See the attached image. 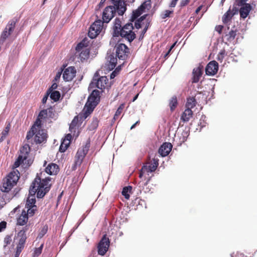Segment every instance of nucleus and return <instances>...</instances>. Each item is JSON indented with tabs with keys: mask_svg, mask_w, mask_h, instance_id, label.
Returning <instances> with one entry per match:
<instances>
[{
	"mask_svg": "<svg viewBox=\"0 0 257 257\" xmlns=\"http://www.w3.org/2000/svg\"><path fill=\"white\" fill-rule=\"evenodd\" d=\"M43 172L37 174L33 181L29 190L31 196L27 200L26 206H36L35 195L37 194L38 198H42L49 191L51 186V179L50 177L43 178Z\"/></svg>",
	"mask_w": 257,
	"mask_h": 257,
	"instance_id": "nucleus-1",
	"label": "nucleus"
},
{
	"mask_svg": "<svg viewBox=\"0 0 257 257\" xmlns=\"http://www.w3.org/2000/svg\"><path fill=\"white\" fill-rule=\"evenodd\" d=\"M111 2L113 5L106 7L102 13V21L105 23H109L116 13L122 16L126 10L125 2L122 0H111Z\"/></svg>",
	"mask_w": 257,
	"mask_h": 257,
	"instance_id": "nucleus-2",
	"label": "nucleus"
},
{
	"mask_svg": "<svg viewBox=\"0 0 257 257\" xmlns=\"http://www.w3.org/2000/svg\"><path fill=\"white\" fill-rule=\"evenodd\" d=\"M20 178V173L18 170L13 171L3 179L2 184L0 185L1 194L7 195L14 194L11 190L16 185Z\"/></svg>",
	"mask_w": 257,
	"mask_h": 257,
	"instance_id": "nucleus-3",
	"label": "nucleus"
},
{
	"mask_svg": "<svg viewBox=\"0 0 257 257\" xmlns=\"http://www.w3.org/2000/svg\"><path fill=\"white\" fill-rule=\"evenodd\" d=\"M34 137V142L36 144H40L42 143H45L48 138L47 131L45 130L42 129V127H37L35 126V129L33 130L32 127L27 134L26 139L28 142H30L33 137Z\"/></svg>",
	"mask_w": 257,
	"mask_h": 257,
	"instance_id": "nucleus-4",
	"label": "nucleus"
},
{
	"mask_svg": "<svg viewBox=\"0 0 257 257\" xmlns=\"http://www.w3.org/2000/svg\"><path fill=\"white\" fill-rule=\"evenodd\" d=\"M30 150L31 147L29 144H26L23 146L20 149V154L14 163V166L16 168L18 167L23 163L27 164L29 166L32 164L31 160H27Z\"/></svg>",
	"mask_w": 257,
	"mask_h": 257,
	"instance_id": "nucleus-5",
	"label": "nucleus"
},
{
	"mask_svg": "<svg viewBox=\"0 0 257 257\" xmlns=\"http://www.w3.org/2000/svg\"><path fill=\"white\" fill-rule=\"evenodd\" d=\"M90 147V141H87L86 144L79 148L75 156L74 163L72 167L73 170H75L77 167H79L87 154Z\"/></svg>",
	"mask_w": 257,
	"mask_h": 257,
	"instance_id": "nucleus-6",
	"label": "nucleus"
},
{
	"mask_svg": "<svg viewBox=\"0 0 257 257\" xmlns=\"http://www.w3.org/2000/svg\"><path fill=\"white\" fill-rule=\"evenodd\" d=\"M134 29V28L132 22H130L126 23L121 29V31H119L118 37L120 36L128 42L131 43L136 38V34L133 31Z\"/></svg>",
	"mask_w": 257,
	"mask_h": 257,
	"instance_id": "nucleus-7",
	"label": "nucleus"
},
{
	"mask_svg": "<svg viewBox=\"0 0 257 257\" xmlns=\"http://www.w3.org/2000/svg\"><path fill=\"white\" fill-rule=\"evenodd\" d=\"M108 79L106 76L99 77L98 74L96 73L94 75L91 82H90L88 89H92L97 88L102 90L106 88L108 86Z\"/></svg>",
	"mask_w": 257,
	"mask_h": 257,
	"instance_id": "nucleus-8",
	"label": "nucleus"
},
{
	"mask_svg": "<svg viewBox=\"0 0 257 257\" xmlns=\"http://www.w3.org/2000/svg\"><path fill=\"white\" fill-rule=\"evenodd\" d=\"M55 116V113L53 110L52 107L50 106L47 109H43L39 113L38 117L35 121L34 124L32 126V129H35V126L37 127H42V120L46 119L47 118H54Z\"/></svg>",
	"mask_w": 257,
	"mask_h": 257,
	"instance_id": "nucleus-9",
	"label": "nucleus"
},
{
	"mask_svg": "<svg viewBox=\"0 0 257 257\" xmlns=\"http://www.w3.org/2000/svg\"><path fill=\"white\" fill-rule=\"evenodd\" d=\"M100 92L97 89L93 90L88 98L87 111L90 113L100 101Z\"/></svg>",
	"mask_w": 257,
	"mask_h": 257,
	"instance_id": "nucleus-10",
	"label": "nucleus"
},
{
	"mask_svg": "<svg viewBox=\"0 0 257 257\" xmlns=\"http://www.w3.org/2000/svg\"><path fill=\"white\" fill-rule=\"evenodd\" d=\"M103 23H105L100 20L95 21L89 28L88 33L89 37L91 39L96 38L102 31Z\"/></svg>",
	"mask_w": 257,
	"mask_h": 257,
	"instance_id": "nucleus-11",
	"label": "nucleus"
},
{
	"mask_svg": "<svg viewBox=\"0 0 257 257\" xmlns=\"http://www.w3.org/2000/svg\"><path fill=\"white\" fill-rule=\"evenodd\" d=\"M110 245V240L106 234L103 235L97 245V252L99 255L103 256L107 251Z\"/></svg>",
	"mask_w": 257,
	"mask_h": 257,
	"instance_id": "nucleus-12",
	"label": "nucleus"
},
{
	"mask_svg": "<svg viewBox=\"0 0 257 257\" xmlns=\"http://www.w3.org/2000/svg\"><path fill=\"white\" fill-rule=\"evenodd\" d=\"M129 53V48L125 44L120 43L116 46V55L119 59L125 60Z\"/></svg>",
	"mask_w": 257,
	"mask_h": 257,
	"instance_id": "nucleus-13",
	"label": "nucleus"
},
{
	"mask_svg": "<svg viewBox=\"0 0 257 257\" xmlns=\"http://www.w3.org/2000/svg\"><path fill=\"white\" fill-rule=\"evenodd\" d=\"M158 161V159H153L149 165H144L140 172L139 177L141 178L145 173L155 172L159 165Z\"/></svg>",
	"mask_w": 257,
	"mask_h": 257,
	"instance_id": "nucleus-14",
	"label": "nucleus"
},
{
	"mask_svg": "<svg viewBox=\"0 0 257 257\" xmlns=\"http://www.w3.org/2000/svg\"><path fill=\"white\" fill-rule=\"evenodd\" d=\"M218 70V64L215 61H210L205 68V72L207 75H214Z\"/></svg>",
	"mask_w": 257,
	"mask_h": 257,
	"instance_id": "nucleus-15",
	"label": "nucleus"
},
{
	"mask_svg": "<svg viewBox=\"0 0 257 257\" xmlns=\"http://www.w3.org/2000/svg\"><path fill=\"white\" fill-rule=\"evenodd\" d=\"M76 73L74 67H69L64 69L63 73V78L66 81H71L75 76Z\"/></svg>",
	"mask_w": 257,
	"mask_h": 257,
	"instance_id": "nucleus-16",
	"label": "nucleus"
},
{
	"mask_svg": "<svg viewBox=\"0 0 257 257\" xmlns=\"http://www.w3.org/2000/svg\"><path fill=\"white\" fill-rule=\"evenodd\" d=\"M148 8V4L146 2L143 3L137 10L133 11L132 17L130 19L131 22H134L140 16L145 12V9Z\"/></svg>",
	"mask_w": 257,
	"mask_h": 257,
	"instance_id": "nucleus-17",
	"label": "nucleus"
},
{
	"mask_svg": "<svg viewBox=\"0 0 257 257\" xmlns=\"http://www.w3.org/2000/svg\"><path fill=\"white\" fill-rule=\"evenodd\" d=\"M172 149V144L170 143L165 142L160 147L159 153L162 157H166L170 153Z\"/></svg>",
	"mask_w": 257,
	"mask_h": 257,
	"instance_id": "nucleus-18",
	"label": "nucleus"
},
{
	"mask_svg": "<svg viewBox=\"0 0 257 257\" xmlns=\"http://www.w3.org/2000/svg\"><path fill=\"white\" fill-rule=\"evenodd\" d=\"M148 16V15H144V16L140 18L139 19H138L137 21H136L135 23V27L137 29H139L140 28H141L142 25L145 24V23L143 22V21H144L146 19ZM150 23L151 20L147 19L145 22V28H147L148 29L149 27L150 26Z\"/></svg>",
	"mask_w": 257,
	"mask_h": 257,
	"instance_id": "nucleus-19",
	"label": "nucleus"
},
{
	"mask_svg": "<svg viewBox=\"0 0 257 257\" xmlns=\"http://www.w3.org/2000/svg\"><path fill=\"white\" fill-rule=\"evenodd\" d=\"M28 229V226L26 225L18 233V237H19L18 244L24 246L27 239L26 232Z\"/></svg>",
	"mask_w": 257,
	"mask_h": 257,
	"instance_id": "nucleus-20",
	"label": "nucleus"
},
{
	"mask_svg": "<svg viewBox=\"0 0 257 257\" xmlns=\"http://www.w3.org/2000/svg\"><path fill=\"white\" fill-rule=\"evenodd\" d=\"M202 66H199L194 68L193 70L192 83H197L199 82L201 76L202 75Z\"/></svg>",
	"mask_w": 257,
	"mask_h": 257,
	"instance_id": "nucleus-21",
	"label": "nucleus"
},
{
	"mask_svg": "<svg viewBox=\"0 0 257 257\" xmlns=\"http://www.w3.org/2000/svg\"><path fill=\"white\" fill-rule=\"evenodd\" d=\"M46 173L50 175H56L59 172V166L54 163L49 164L45 169Z\"/></svg>",
	"mask_w": 257,
	"mask_h": 257,
	"instance_id": "nucleus-22",
	"label": "nucleus"
},
{
	"mask_svg": "<svg viewBox=\"0 0 257 257\" xmlns=\"http://www.w3.org/2000/svg\"><path fill=\"white\" fill-rule=\"evenodd\" d=\"M121 26V21L118 18H116L113 23V26L112 27L113 29V36L114 37H118V34L119 33V31H121V29L122 28Z\"/></svg>",
	"mask_w": 257,
	"mask_h": 257,
	"instance_id": "nucleus-23",
	"label": "nucleus"
},
{
	"mask_svg": "<svg viewBox=\"0 0 257 257\" xmlns=\"http://www.w3.org/2000/svg\"><path fill=\"white\" fill-rule=\"evenodd\" d=\"M251 9V6L249 4H245L239 10L240 17L243 19L246 18L248 15Z\"/></svg>",
	"mask_w": 257,
	"mask_h": 257,
	"instance_id": "nucleus-24",
	"label": "nucleus"
},
{
	"mask_svg": "<svg viewBox=\"0 0 257 257\" xmlns=\"http://www.w3.org/2000/svg\"><path fill=\"white\" fill-rule=\"evenodd\" d=\"M29 217L26 214V210H23L17 218V224L18 225L24 226L26 225L28 221Z\"/></svg>",
	"mask_w": 257,
	"mask_h": 257,
	"instance_id": "nucleus-25",
	"label": "nucleus"
},
{
	"mask_svg": "<svg viewBox=\"0 0 257 257\" xmlns=\"http://www.w3.org/2000/svg\"><path fill=\"white\" fill-rule=\"evenodd\" d=\"M0 196L1 197V199L0 200V209H2L14 197V194H7V195H5L0 193Z\"/></svg>",
	"mask_w": 257,
	"mask_h": 257,
	"instance_id": "nucleus-26",
	"label": "nucleus"
},
{
	"mask_svg": "<svg viewBox=\"0 0 257 257\" xmlns=\"http://www.w3.org/2000/svg\"><path fill=\"white\" fill-rule=\"evenodd\" d=\"M192 115V110L190 109H186L181 115V120L184 122H188Z\"/></svg>",
	"mask_w": 257,
	"mask_h": 257,
	"instance_id": "nucleus-27",
	"label": "nucleus"
},
{
	"mask_svg": "<svg viewBox=\"0 0 257 257\" xmlns=\"http://www.w3.org/2000/svg\"><path fill=\"white\" fill-rule=\"evenodd\" d=\"M196 101L194 97H190L187 98L186 103V109H190L191 110L195 106Z\"/></svg>",
	"mask_w": 257,
	"mask_h": 257,
	"instance_id": "nucleus-28",
	"label": "nucleus"
},
{
	"mask_svg": "<svg viewBox=\"0 0 257 257\" xmlns=\"http://www.w3.org/2000/svg\"><path fill=\"white\" fill-rule=\"evenodd\" d=\"M79 53V57L81 61L86 60L89 58L90 51L87 49H84V50L80 51Z\"/></svg>",
	"mask_w": 257,
	"mask_h": 257,
	"instance_id": "nucleus-29",
	"label": "nucleus"
},
{
	"mask_svg": "<svg viewBox=\"0 0 257 257\" xmlns=\"http://www.w3.org/2000/svg\"><path fill=\"white\" fill-rule=\"evenodd\" d=\"M16 24V20L13 19L10 20L7 25L6 26L5 29H6L10 33L12 34L15 28Z\"/></svg>",
	"mask_w": 257,
	"mask_h": 257,
	"instance_id": "nucleus-30",
	"label": "nucleus"
},
{
	"mask_svg": "<svg viewBox=\"0 0 257 257\" xmlns=\"http://www.w3.org/2000/svg\"><path fill=\"white\" fill-rule=\"evenodd\" d=\"M234 13H232L230 10H228L222 17V22L224 24H227L232 18Z\"/></svg>",
	"mask_w": 257,
	"mask_h": 257,
	"instance_id": "nucleus-31",
	"label": "nucleus"
},
{
	"mask_svg": "<svg viewBox=\"0 0 257 257\" xmlns=\"http://www.w3.org/2000/svg\"><path fill=\"white\" fill-rule=\"evenodd\" d=\"M25 207L27 208V210L26 211V214L29 217L33 216L35 214L36 211L37 210V206H25Z\"/></svg>",
	"mask_w": 257,
	"mask_h": 257,
	"instance_id": "nucleus-32",
	"label": "nucleus"
},
{
	"mask_svg": "<svg viewBox=\"0 0 257 257\" xmlns=\"http://www.w3.org/2000/svg\"><path fill=\"white\" fill-rule=\"evenodd\" d=\"M132 190V187L131 186L124 187L123 188L121 194L126 199H129L130 197V193H131Z\"/></svg>",
	"mask_w": 257,
	"mask_h": 257,
	"instance_id": "nucleus-33",
	"label": "nucleus"
},
{
	"mask_svg": "<svg viewBox=\"0 0 257 257\" xmlns=\"http://www.w3.org/2000/svg\"><path fill=\"white\" fill-rule=\"evenodd\" d=\"M178 104V100L176 96H173L170 100L169 106L171 111L175 110Z\"/></svg>",
	"mask_w": 257,
	"mask_h": 257,
	"instance_id": "nucleus-34",
	"label": "nucleus"
},
{
	"mask_svg": "<svg viewBox=\"0 0 257 257\" xmlns=\"http://www.w3.org/2000/svg\"><path fill=\"white\" fill-rule=\"evenodd\" d=\"M49 95L51 99H52L55 102L58 101L61 96L60 92L57 90L51 91L50 92Z\"/></svg>",
	"mask_w": 257,
	"mask_h": 257,
	"instance_id": "nucleus-35",
	"label": "nucleus"
},
{
	"mask_svg": "<svg viewBox=\"0 0 257 257\" xmlns=\"http://www.w3.org/2000/svg\"><path fill=\"white\" fill-rule=\"evenodd\" d=\"M87 45L85 42V41L83 40L80 43H79L75 48V50L76 51V53L78 52H80V51H81L82 50H84V49H87Z\"/></svg>",
	"mask_w": 257,
	"mask_h": 257,
	"instance_id": "nucleus-36",
	"label": "nucleus"
},
{
	"mask_svg": "<svg viewBox=\"0 0 257 257\" xmlns=\"http://www.w3.org/2000/svg\"><path fill=\"white\" fill-rule=\"evenodd\" d=\"M69 144L70 141L67 140H63L59 147V151L60 152H64L69 147Z\"/></svg>",
	"mask_w": 257,
	"mask_h": 257,
	"instance_id": "nucleus-37",
	"label": "nucleus"
},
{
	"mask_svg": "<svg viewBox=\"0 0 257 257\" xmlns=\"http://www.w3.org/2000/svg\"><path fill=\"white\" fill-rule=\"evenodd\" d=\"M48 230V226L47 224L44 225L40 230L38 235V238H42L47 232Z\"/></svg>",
	"mask_w": 257,
	"mask_h": 257,
	"instance_id": "nucleus-38",
	"label": "nucleus"
},
{
	"mask_svg": "<svg viewBox=\"0 0 257 257\" xmlns=\"http://www.w3.org/2000/svg\"><path fill=\"white\" fill-rule=\"evenodd\" d=\"M124 108V103H122L119 106V107H118L117 109L116 110V111L114 114V117H113V119L114 120H116L118 118L119 116L122 113Z\"/></svg>",
	"mask_w": 257,
	"mask_h": 257,
	"instance_id": "nucleus-39",
	"label": "nucleus"
},
{
	"mask_svg": "<svg viewBox=\"0 0 257 257\" xmlns=\"http://www.w3.org/2000/svg\"><path fill=\"white\" fill-rule=\"evenodd\" d=\"M11 33L9 32L6 29H4L1 35L0 41L2 43H4L5 40L11 35Z\"/></svg>",
	"mask_w": 257,
	"mask_h": 257,
	"instance_id": "nucleus-40",
	"label": "nucleus"
},
{
	"mask_svg": "<svg viewBox=\"0 0 257 257\" xmlns=\"http://www.w3.org/2000/svg\"><path fill=\"white\" fill-rule=\"evenodd\" d=\"M12 235H7L4 240V246L6 247L7 245L11 244L12 242Z\"/></svg>",
	"mask_w": 257,
	"mask_h": 257,
	"instance_id": "nucleus-41",
	"label": "nucleus"
},
{
	"mask_svg": "<svg viewBox=\"0 0 257 257\" xmlns=\"http://www.w3.org/2000/svg\"><path fill=\"white\" fill-rule=\"evenodd\" d=\"M173 11L165 10L161 15V18L165 19L168 17H170L171 14H173Z\"/></svg>",
	"mask_w": 257,
	"mask_h": 257,
	"instance_id": "nucleus-42",
	"label": "nucleus"
},
{
	"mask_svg": "<svg viewBox=\"0 0 257 257\" xmlns=\"http://www.w3.org/2000/svg\"><path fill=\"white\" fill-rule=\"evenodd\" d=\"M225 54H226L225 50L224 49L221 50L217 55V60L220 61V62H221L223 61Z\"/></svg>",
	"mask_w": 257,
	"mask_h": 257,
	"instance_id": "nucleus-43",
	"label": "nucleus"
},
{
	"mask_svg": "<svg viewBox=\"0 0 257 257\" xmlns=\"http://www.w3.org/2000/svg\"><path fill=\"white\" fill-rule=\"evenodd\" d=\"M236 35V31L231 30L227 35L228 36V40L232 41L233 40Z\"/></svg>",
	"mask_w": 257,
	"mask_h": 257,
	"instance_id": "nucleus-44",
	"label": "nucleus"
},
{
	"mask_svg": "<svg viewBox=\"0 0 257 257\" xmlns=\"http://www.w3.org/2000/svg\"><path fill=\"white\" fill-rule=\"evenodd\" d=\"M77 121H78L77 116H75L74 117V118L73 119V120L72 121V122L70 125V126H69V130L71 131V132H72L73 130L75 129V127L76 126L77 124Z\"/></svg>",
	"mask_w": 257,
	"mask_h": 257,
	"instance_id": "nucleus-45",
	"label": "nucleus"
},
{
	"mask_svg": "<svg viewBox=\"0 0 257 257\" xmlns=\"http://www.w3.org/2000/svg\"><path fill=\"white\" fill-rule=\"evenodd\" d=\"M150 180V179H148L145 182H144V181H140L138 183V186L140 188V189H141L142 190H144V187L148 185Z\"/></svg>",
	"mask_w": 257,
	"mask_h": 257,
	"instance_id": "nucleus-46",
	"label": "nucleus"
},
{
	"mask_svg": "<svg viewBox=\"0 0 257 257\" xmlns=\"http://www.w3.org/2000/svg\"><path fill=\"white\" fill-rule=\"evenodd\" d=\"M43 246V244H42L40 247L35 248L34 252L35 256H38L41 253Z\"/></svg>",
	"mask_w": 257,
	"mask_h": 257,
	"instance_id": "nucleus-47",
	"label": "nucleus"
},
{
	"mask_svg": "<svg viewBox=\"0 0 257 257\" xmlns=\"http://www.w3.org/2000/svg\"><path fill=\"white\" fill-rule=\"evenodd\" d=\"M58 87V84L56 82H54L51 86L47 90L48 92H50L51 91H56L55 90Z\"/></svg>",
	"mask_w": 257,
	"mask_h": 257,
	"instance_id": "nucleus-48",
	"label": "nucleus"
},
{
	"mask_svg": "<svg viewBox=\"0 0 257 257\" xmlns=\"http://www.w3.org/2000/svg\"><path fill=\"white\" fill-rule=\"evenodd\" d=\"M7 223L5 221L0 222V232L3 231L7 227Z\"/></svg>",
	"mask_w": 257,
	"mask_h": 257,
	"instance_id": "nucleus-49",
	"label": "nucleus"
},
{
	"mask_svg": "<svg viewBox=\"0 0 257 257\" xmlns=\"http://www.w3.org/2000/svg\"><path fill=\"white\" fill-rule=\"evenodd\" d=\"M8 133L6 132V131H3V132L1 134L0 136V142H2L6 139V137L8 135Z\"/></svg>",
	"mask_w": 257,
	"mask_h": 257,
	"instance_id": "nucleus-50",
	"label": "nucleus"
},
{
	"mask_svg": "<svg viewBox=\"0 0 257 257\" xmlns=\"http://www.w3.org/2000/svg\"><path fill=\"white\" fill-rule=\"evenodd\" d=\"M120 69L116 68L110 74V79L114 78L119 73Z\"/></svg>",
	"mask_w": 257,
	"mask_h": 257,
	"instance_id": "nucleus-51",
	"label": "nucleus"
},
{
	"mask_svg": "<svg viewBox=\"0 0 257 257\" xmlns=\"http://www.w3.org/2000/svg\"><path fill=\"white\" fill-rule=\"evenodd\" d=\"M190 0H181L180 3L179 7L182 8L187 6L189 3Z\"/></svg>",
	"mask_w": 257,
	"mask_h": 257,
	"instance_id": "nucleus-52",
	"label": "nucleus"
},
{
	"mask_svg": "<svg viewBox=\"0 0 257 257\" xmlns=\"http://www.w3.org/2000/svg\"><path fill=\"white\" fill-rule=\"evenodd\" d=\"M24 247V245H21L18 244L17 246V254H18V255H19L20 253L22 252Z\"/></svg>",
	"mask_w": 257,
	"mask_h": 257,
	"instance_id": "nucleus-53",
	"label": "nucleus"
},
{
	"mask_svg": "<svg viewBox=\"0 0 257 257\" xmlns=\"http://www.w3.org/2000/svg\"><path fill=\"white\" fill-rule=\"evenodd\" d=\"M49 94H50V92H48V91H47L46 93L45 94V95L43 97V98L42 99V102L43 104H45V103H46L47 100L48 98V96H49Z\"/></svg>",
	"mask_w": 257,
	"mask_h": 257,
	"instance_id": "nucleus-54",
	"label": "nucleus"
},
{
	"mask_svg": "<svg viewBox=\"0 0 257 257\" xmlns=\"http://www.w3.org/2000/svg\"><path fill=\"white\" fill-rule=\"evenodd\" d=\"M178 1V0H172L171 2L169 5V7L174 8L176 6Z\"/></svg>",
	"mask_w": 257,
	"mask_h": 257,
	"instance_id": "nucleus-55",
	"label": "nucleus"
},
{
	"mask_svg": "<svg viewBox=\"0 0 257 257\" xmlns=\"http://www.w3.org/2000/svg\"><path fill=\"white\" fill-rule=\"evenodd\" d=\"M61 72H57L55 77L54 81H57V80H59V79L61 77Z\"/></svg>",
	"mask_w": 257,
	"mask_h": 257,
	"instance_id": "nucleus-56",
	"label": "nucleus"
},
{
	"mask_svg": "<svg viewBox=\"0 0 257 257\" xmlns=\"http://www.w3.org/2000/svg\"><path fill=\"white\" fill-rule=\"evenodd\" d=\"M10 128H11V124L10 122H9L3 131H6V132L9 133V132L10 130Z\"/></svg>",
	"mask_w": 257,
	"mask_h": 257,
	"instance_id": "nucleus-57",
	"label": "nucleus"
},
{
	"mask_svg": "<svg viewBox=\"0 0 257 257\" xmlns=\"http://www.w3.org/2000/svg\"><path fill=\"white\" fill-rule=\"evenodd\" d=\"M110 62L113 65L114 67L115 66L116 63V58H112L110 59Z\"/></svg>",
	"mask_w": 257,
	"mask_h": 257,
	"instance_id": "nucleus-58",
	"label": "nucleus"
},
{
	"mask_svg": "<svg viewBox=\"0 0 257 257\" xmlns=\"http://www.w3.org/2000/svg\"><path fill=\"white\" fill-rule=\"evenodd\" d=\"M235 257H247L243 253L237 252L235 255Z\"/></svg>",
	"mask_w": 257,
	"mask_h": 257,
	"instance_id": "nucleus-59",
	"label": "nucleus"
},
{
	"mask_svg": "<svg viewBox=\"0 0 257 257\" xmlns=\"http://www.w3.org/2000/svg\"><path fill=\"white\" fill-rule=\"evenodd\" d=\"M222 29H223V26H218L216 28V30L220 34L222 32Z\"/></svg>",
	"mask_w": 257,
	"mask_h": 257,
	"instance_id": "nucleus-60",
	"label": "nucleus"
},
{
	"mask_svg": "<svg viewBox=\"0 0 257 257\" xmlns=\"http://www.w3.org/2000/svg\"><path fill=\"white\" fill-rule=\"evenodd\" d=\"M71 139V135L70 134H68L67 135L66 137H65V138L63 140H68V141H70V140Z\"/></svg>",
	"mask_w": 257,
	"mask_h": 257,
	"instance_id": "nucleus-61",
	"label": "nucleus"
},
{
	"mask_svg": "<svg viewBox=\"0 0 257 257\" xmlns=\"http://www.w3.org/2000/svg\"><path fill=\"white\" fill-rule=\"evenodd\" d=\"M140 123V120H138L136 123H135L134 124H133L132 125V126L131 127V130H133V128H134L136 125H137L138 124H139Z\"/></svg>",
	"mask_w": 257,
	"mask_h": 257,
	"instance_id": "nucleus-62",
	"label": "nucleus"
},
{
	"mask_svg": "<svg viewBox=\"0 0 257 257\" xmlns=\"http://www.w3.org/2000/svg\"><path fill=\"white\" fill-rule=\"evenodd\" d=\"M202 6H200L199 7H198L197 9L195 11V13L197 14L201 11V10L202 9Z\"/></svg>",
	"mask_w": 257,
	"mask_h": 257,
	"instance_id": "nucleus-63",
	"label": "nucleus"
},
{
	"mask_svg": "<svg viewBox=\"0 0 257 257\" xmlns=\"http://www.w3.org/2000/svg\"><path fill=\"white\" fill-rule=\"evenodd\" d=\"M171 50H169L167 52V53L164 56V57L165 58H167L168 57V56L169 55L170 52H171Z\"/></svg>",
	"mask_w": 257,
	"mask_h": 257,
	"instance_id": "nucleus-64",
	"label": "nucleus"
}]
</instances>
